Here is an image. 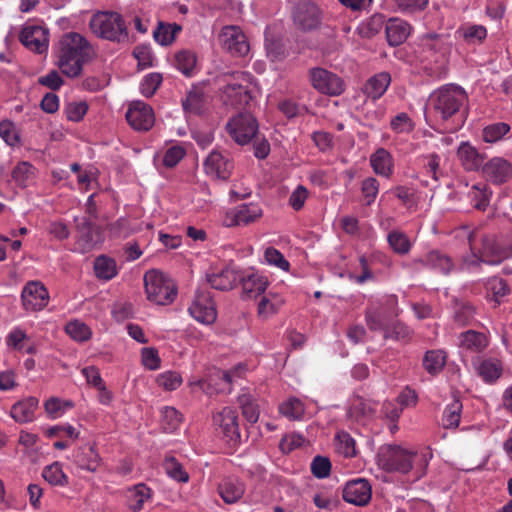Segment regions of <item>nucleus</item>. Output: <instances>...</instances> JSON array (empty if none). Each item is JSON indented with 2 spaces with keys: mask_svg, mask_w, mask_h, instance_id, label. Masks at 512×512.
I'll return each instance as SVG.
<instances>
[{
  "mask_svg": "<svg viewBox=\"0 0 512 512\" xmlns=\"http://www.w3.org/2000/svg\"><path fill=\"white\" fill-rule=\"evenodd\" d=\"M94 51L90 42L77 32L62 35L57 45V65L61 72L76 78L82 73L83 66L93 57Z\"/></svg>",
  "mask_w": 512,
  "mask_h": 512,
  "instance_id": "1",
  "label": "nucleus"
},
{
  "mask_svg": "<svg viewBox=\"0 0 512 512\" xmlns=\"http://www.w3.org/2000/svg\"><path fill=\"white\" fill-rule=\"evenodd\" d=\"M468 243L471 254L464 257L462 263L463 268L468 270L476 268L481 263L497 265L512 257V244L506 247L499 246L493 236L479 230L469 232Z\"/></svg>",
  "mask_w": 512,
  "mask_h": 512,
  "instance_id": "2",
  "label": "nucleus"
},
{
  "mask_svg": "<svg viewBox=\"0 0 512 512\" xmlns=\"http://www.w3.org/2000/svg\"><path fill=\"white\" fill-rule=\"evenodd\" d=\"M90 31L98 38L117 44L129 42V31L123 16L115 11H97L89 21Z\"/></svg>",
  "mask_w": 512,
  "mask_h": 512,
  "instance_id": "3",
  "label": "nucleus"
},
{
  "mask_svg": "<svg viewBox=\"0 0 512 512\" xmlns=\"http://www.w3.org/2000/svg\"><path fill=\"white\" fill-rule=\"evenodd\" d=\"M466 101L467 94L462 87L448 84L430 94L426 107L436 117L447 121L459 111Z\"/></svg>",
  "mask_w": 512,
  "mask_h": 512,
  "instance_id": "4",
  "label": "nucleus"
},
{
  "mask_svg": "<svg viewBox=\"0 0 512 512\" xmlns=\"http://www.w3.org/2000/svg\"><path fill=\"white\" fill-rule=\"evenodd\" d=\"M377 463L385 471L406 474L416 464L422 468L426 467L428 459L425 454L413 453L399 446L385 445L378 451Z\"/></svg>",
  "mask_w": 512,
  "mask_h": 512,
  "instance_id": "5",
  "label": "nucleus"
},
{
  "mask_svg": "<svg viewBox=\"0 0 512 512\" xmlns=\"http://www.w3.org/2000/svg\"><path fill=\"white\" fill-rule=\"evenodd\" d=\"M144 286L148 300L157 305H169L177 296L175 283L167 275L157 270L145 273Z\"/></svg>",
  "mask_w": 512,
  "mask_h": 512,
  "instance_id": "6",
  "label": "nucleus"
},
{
  "mask_svg": "<svg viewBox=\"0 0 512 512\" xmlns=\"http://www.w3.org/2000/svg\"><path fill=\"white\" fill-rule=\"evenodd\" d=\"M250 45L247 37L240 27L226 26V62L229 60L234 65H243L247 62Z\"/></svg>",
  "mask_w": 512,
  "mask_h": 512,
  "instance_id": "7",
  "label": "nucleus"
},
{
  "mask_svg": "<svg viewBox=\"0 0 512 512\" xmlns=\"http://www.w3.org/2000/svg\"><path fill=\"white\" fill-rule=\"evenodd\" d=\"M232 277L231 287L239 283L242 287V298L253 299L261 296L268 287L266 277L258 273L243 274L234 270L226 269V278Z\"/></svg>",
  "mask_w": 512,
  "mask_h": 512,
  "instance_id": "8",
  "label": "nucleus"
},
{
  "mask_svg": "<svg viewBox=\"0 0 512 512\" xmlns=\"http://www.w3.org/2000/svg\"><path fill=\"white\" fill-rule=\"evenodd\" d=\"M228 128L231 137L237 144L246 145L256 137L258 123L251 113L245 111L233 117L228 123Z\"/></svg>",
  "mask_w": 512,
  "mask_h": 512,
  "instance_id": "9",
  "label": "nucleus"
},
{
  "mask_svg": "<svg viewBox=\"0 0 512 512\" xmlns=\"http://www.w3.org/2000/svg\"><path fill=\"white\" fill-rule=\"evenodd\" d=\"M250 75L243 72L226 73V98L231 105H248L251 100L249 91Z\"/></svg>",
  "mask_w": 512,
  "mask_h": 512,
  "instance_id": "10",
  "label": "nucleus"
},
{
  "mask_svg": "<svg viewBox=\"0 0 512 512\" xmlns=\"http://www.w3.org/2000/svg\"><path fill=\"white\" fill-rule=\"evenodd\" d=\"M309 79L313 88L323 94L337 96L344 91L343 80L326 69L319 67L310 69Z\"/></svg>",
  "mask_w": 512,
  "mask_h": 512,
  "instance_id": "11",
  "label": "nucleus"
},
{
  "mask_svg": "<svg viewBox=\"0 0 512 512\" xmlns=\"http://www.w3.org/2000/svg\"><path fill=\"white\" fill-rule=\"evenodd\" d=\"M49 292L40 281L27 282L21 292L22 306L26 311L43 310L49 303Z\"/></svg>",
  "mask_w": 512,
  "mask_h": 512,
  "instance_id": "12",
  "label": "nucleus"
},
{
  "mask_svg": "<svg viewBox=\"0 0 512 512\" xmlns=\"http://www.w3.org/2000/svg\"><path fill=\"white\" fill-rule=\"evenodd\" d=\"M126 119L132 128L139 131L149 130L155 121L152 108L142 101H134L130 104Z\"/></svg>",
  "mask_w": 512,
  "mask_h": 512,
  "instance_id": "13",
  "label": "nucleus"
},
{
  "mask_svg": "<svg viewBox=\"0 0 512 512\" xmlns=\"http://www.w3.org/2000/svg\"><path fill=\"white\" fill-rule=\"evenodd\" d=\"M48 30L39 25H26L19 34L20 42L29 50L42 54L48 50Z\"/></svg>",
  "mask_w": 512,
  "mask_h": 512,
  "instance_id": "14",
  "label": "nucleus"
},
{
  "mask_svg": "<svg viewBox=\"0 0 512 512\" xmlns=\"http://www.w3.org/2000/svg\"><path fill=\"white\" fill-rule=\"evenodd\" d=\"M103 241L100 228L90 221L84 220L77 225L76 245L80 252L86 253L93 250Z\"/></svg>",
  "mask_w": 512,
  "mask_h": 512,
  "instance_id": "15",
  "label": "nucleus"
},
{
  "mask_svg": "<svg viewBox=\"0 0 512 512\" xmlns=\"http://www.w3.org/2000/svg\"><path fill=\"white\" fill-rule=\"evenodd\" d=\"M188 312L199 323L210 325L217 317L214 303L206 294H198L188 308Z\"/></svg>",
  "mask_w": 512,
  "mask_h": 512,
  "instance_id": "16",
  "label": "nucleus"
},
{
  "mask_svg": "<svg viewBox=\"0 0 512 512\" xmlns=\"http://www.w3.org/2000/svg\"><path fill=\"white\" fill-rule=\"evenodd\" d=\"M482 171L487 180L500 185L511 178L512 164L502 157H494L483 165Z\"/></svg>",
  "mask_w": 512,
  "mask_h": 512,
  "instance_id": "17",
  "label": "nucleus"
},
{
  "mask_svg": "<svg viewBox=\"0 0 512 512\" xmlns=\"http://www.w3.org/2000/svg\"><path fill=\"white\" fill-rule=\"evenodd\" d=\"M371 498V487L367 480L357 479L346 484L343 499L351 504L365 505Z\"/></svg>",
  "mask_w": 512,
  "mask_h": 512,
  "instance_id": "18",
  "label": "nucleus"
},
{
  "mask_svg": "<svg viewBox=\"0 0 512 512\" xmlns=\"http://www.w3.org/2000/svg\"><path fill=\"white\" fill-rule=\"evenodd\" d=\"M73 462L78 468L95 472L101 463V457L93 445H83L72 454Z\"/></svg>",
  "mask_w": 512,
  "mask_h": 512,
  "instance_id": "19",
  "label": "nucleus"
},
{
  "mask_svg": "<svg viewBox=\"0 0 512 512\" xmlns=\"http://www.w3.org/2000/svg\"><path fill=\"white\" fill-rule=\"evenodd\" d=\"M262 215V210L257 204H245L231 211L228 215V226H241L254 222Z\"/></svg>",
  "mask_w": 512,
  "mask_h": 512,
  "instance_id": "20",
  "label": "nucleus"
},
{
  "mask_svg": "<svg viewBox=\"0 0 512 512\" xmlns=\"http://www.w3.org/2000/svg\"><path fill=\"white\" fill-rule=\"evenodd\" d=\"M39 400L36 397H27L15 403L11 408V417L18 423L33 421Z\"/></svg>",
  "mask_w": 512,
  "mask_h": 512,
  "instance_id": "21",
  "label": "nucleus"
},
{
  "mask_svg": "<svg viewBox=\"0 0 512 512\" xmlns=\"http://www.w3.org/2000/svg\"><path fill=\"white\" fill-rule=\"evenodd\" d=\"M411 31L410 25L401 19H390L385 25L387 41L391 46L402 44Z\"/></svg>",
  "mask_w": 512,
  "mask_h": 512,
  "instance_id": "22",
  "label": "nucleus"
},
{
  "mask_svg": "<svg viewBox=\"0 0 512 512\" xmlns=\"http://www.w3.org/2000/svg\"><path fill=\"white\" fill-rule=\"evenodd\" d=\"M457 155L462 166L467 171L478 170L483 163L484 157L478 150L468 142H462L457 150Z\"/></svg>",
  "mask_w": 512,
  "mask_h": 512,
  "instance_id": "23",
  "label": "nucleus"
},
{
  "mask_svg": "<svg viewBox=\"0 0 512 512\" xmlns=\"http://www.w3.org/2000/svg\"><path fill=\"white\" fill-rule=\"evenodd\" d=\"M370 164L373 171L379 176L389 178L393 174V157L384 148H379L370 156Z\"/></svg>",
  "mask_w": 512,
  "mask_h": 512,
  "instance_id": "24",
  "label": "nucleus"
},
{
  "mask_svg": "<svg viewBox=\"0 0 512 512\" xmlns=\"http://www.w3.org/2000/svg\"><path fill=\"white\" fill-rule=\"evenodd\" d=\"M294 20L303 29H312L319 22V9L314 4H301L294 12Z\"/></svg>",
  "mask_w": 512,
  "mask_h": 512,
  "instance_id": "25",
  "label": "nucleus"
},
{
  "mask_svg": "<svg viewBox=\"0 0 512 512\" xmlns=\"http://www.w3.org/2000/svg\"><path fill=\"white\" fill-rule=\"evenodd\" d=\"M459 347L472 352H481L488 346V338L484 333L468 330L459 335Z\"/></svg>",
  "mask_w": 512,
  "mask_h": 512,
  "instance_id": "26",
  "label": "nucleus"
},
{
  "mask_svg": "<svg viewBox=\"0 0 512 512\" xmlns=\"http://www.w3.org/2000/svg\"><path fill=\"white\" fill-rule=\"evenodd\" d=\"M257 305V312L260 318L268 319L278 312L283 305V299L276 293L262 294Z\"/></svg>",
  "mask_w": 512,
  "mask_h": 512,
  "instance_id": "27",
  "label": "nucleus"
},
{
  "mask_svg": "<svg viewBox=\"0 0 512 512\" xmlns=\"http://www.w3.org/2000/svg\"><path fill=\"white\" fill-rule=\"evenodd\" d=\"M196 63V54L191 50L183 49L174 54V67L186 77H191L195 74Z\"/></svg>",
  "mask_w": 512,
  "mask_h": 512,
  "instance_id": "28",
  "label": "nucleus"
},
{
  "mask_svg": "<svg viewBox=\"0 0 512 512\" xmlns=\"http://www.w3.org/2000/svg\"><path fill=\"white\" fill-rule=\"evenodd\" d=\"M420 262L425 266L443 274L450 273L455 267L452 259L448 255L439 251L429 252L424 259L420 260Z\"/></svg>",
  "mask_w": 512,
  "mask_h": 512,
  "instance_id": "29",
  "label": "nucleus"
},
{
  "mask_svg": "<svg viewBox=\"0 0 512 512\" xmlns=\"http://www.w3.org/2000/svg\"><path fill=\"white\" fill-rule=\"evenodd\" d=\"M456 36L467 44H479L486 39L487 29L479 24H464L457 29Z\"/></svg>",
  "mask_w": 512,
  "mask_h": 512,
  "instance_id": "30",
  "label": "nucleus"
},
{
  "mask_svg": "<svg viewBox=\"0 0 512 512\" xmlns=\"http://www.w3.org/2000/svg\"><path fill=\"white\" fill-rule=\"evenodd\" d=\"M390 82V74L386 72L378 73L367 81L364 88L365 93L367 94L368 97L372 98L373 100H376L385 93V91L390 85Z\"/></svg>",
  "mask_w": 512,
  "mask_h": 512,
  "instance_id": "31",
  "label": "nucleus"
},
{
  "mask_svg": "<svg viewBox=\"0 0 512 512\" xmlns=\"http://www.w3.org/2000/svg\"><path fill=\"white\" fill-rule=\"evenodd\" d=\"M94 272L98 279L111 280L118 274L116 261L106 255H100L94 261Z\"/></svg>",
  "mask_w": 512,
  "mask_h": 512,
  "instance_id": "32",
  "label": "nucleus"
},
{
  "mask_svg": "<svg viewBox=\"0 0 512 512\" xmlns=\"http://www.w3.org/2000/svg\"><path fill=\"white\" fill-rule=\"evenodd\" d=\"M181 29V26L176 23L171 24L160 22L153 32V36L157 43L162 46H167L175 40L176 35L181 31Z\"/></svg>",
  "mask_w": 512,
  "mask_h": 512,
  "instance_id": "33",
  "label": "nucleus"
},
{
  "mask_svg": "<svg viewBox=\"0 0 512 512\" xmlns=\"http://www.w3.org/2000/svg\"><path fill=\"white\" fill-rule=\"evenodd\" d=\"M468 195L474 208L485 210L489 204L492 192L487 184L478 183L471 187Z\"/></svg>",
  "mask_w": 512,
  "mask_h": 512,
  "instance_id": "34",
  "label": "nucleus"
},
{
  "mask_svg": "<svg viewBox=\"0 0 512 512\" xmlns=\"http://www.w3.org/2000/svg\"><path fill=\"white\" fill-rule=\"evenodd\" d=\"M42 477L45 479V481L53 486L64 487L69 484L68 477L63 472L62 464L59 462H54L44 467L42 471Z\"/></svg>",
  "mask_w": 512,
  "mask_h": 512,
  "instance_id": "35",
  "label": "nucleus"
},
{
  "mask_svg": "<svg viewBox=\"0 0 512 512\" xmlns=\"http://www.w3.org/2000/svg\"><path fill=\"white\" fill-rule=\"evenodd\" d=\"M374 405L370 400L361 397H355L348 410V415L351 419L361 421L364 418L371 416L374 413Z\"/></svg>",
  "mask_w": 512,
  "mask_h": 512,
  "instance_id": "36",
  "label": "nucleus"
},
{
  "mask_svg": "<svg viewBox=\"0 0 512 512\" xmlns=\"http://www.w3.org/2000/svg\"><path fill=\"white\" fill-rule=\"evenodd\" d=\"M224 166V157L218 150H213L204 161L205 173L213 179L222 180V167Z\"/></svg>",
  "mask_w": 512,
  "mask_h": 512,
  "instance_id": "37",
  "label": "nucleus"
},
{
  "mask_svg": "<svg viewBox=\"0 0 512 512\" xmlns=\"http://www.w3.org/2000/svg\"><path fill=\"white\" fill-rule=\"evenodd\" d=\"M35 175V168L29 162H20L12 170L11 177L15 183L24 188L30 185Z\"/></svg>",
  "mask_w": 512,
  "mask_h": 512,
  "instance_id": "38",
  "label": "nucleus"
},
{
  "mask_svg": "<svg viewBox=\"0 0 512 512\" xmlns=\"http://www.w3.org/2000/svg\"><path fill=\"white\" fill-rule=\"evenodd\" d=\"M476 370L484 381L493 382L500 377L502 366L498 360L486 359L476 366Z\"/></svg>",
  "mask_w": 512,
  "mask_h": 512,
  "instance_id": "39",
  "label": "nucleus"
},
{
  "mask_svg": "<svg viewBox=\"0 0 512 512\" xmlns=\"http://www.w3.org/2000/svg\"><path fill=\"white\" fill-rule=\"evenodd\" d=\"M163 469L165 470L166 474L178 481L186 483L189 480L188 473L184 470L181 463L172 455H167L163 461Z\"/></svg>",
  "mask_w": 512,
  "mask_h": 512,
  "instance_id": "40",
  "label": "nucleus"
},
{
  "mask_svg": "<svg viewBox=\"0 0 512 512\" xmlns=\"http://www.w3.org/2000/svg\"><path fill=\"white\" fill-rule=\"evenodd\" d=\"M422 45L425 49L441 55H445L450 48L448 37L443 34L426 35L422 39Z\"/></svg>",
  "mask_w": 512,
  "mask_h": 512,
  "instance_id": "41",
  "label": "nucleus"
},
{
  "mask_svg": "<svg viewBox=\"0 0 512 512\" xmlns=\"http://www.w3.org/2000/svg\"><path fill=\"white\" fill-rule=\"evenodd\" d=\"M151 498V489L145 484H137L130 491L129 507L134 512H138L143 508L145 501Z\"/></svg>",
  "mask_w": 512,
  "mask_h": 512,
  "instance_id": "42",
  "label": "nucleus"
},
{
  "mask_svg": "<svg viewBox=\"0 0 512 512\" xmlns=\"http://www.w3.org/2000/svg\"><path fill=\"white\" fill-rule=\"evenodd\" d=\"M510 130V125L505 122L492 123L483 128L482 138L487 143H496L503 139Z\"/></svg>",
  "mask_w": 512,
  "mask_h": 512,
  "instance_id": "43",
  "label": "nucleus"
},
{
  "mask_svg": "<svg viewBox=\"0 0 512 512\" xmlns=\"http://www.w3.org/2000/svg\"><path fill=\"white\" fill-rule=\"evenodd\" d=\"M387 320L386 312L383 307H371L366 312V323L372 331L385 332V322Z\"/></svg>",
  "mask_w": 512,
  "mask_h": 512,
  "instance_id": "44",
  "label": "nucleus"
},
{
  "mask_svg": "<svg viewBox=\"0 0 512 512\" xmlns=\"http://www.w3.org/2000/svg\"><path fill=\"white\" fill-rule=\"evenodd\" d=\"M446 362V355L441 350H432L426 352L423 365L430 374H436L442 370Z\"/></svg>",
  "mask_w": 512,
  "mask_h": 512,
  "instance_id": "45",
  "label": "nucleus"
},
{
  "mask_svg": "<svg viewBox=\"0 0 512 512\" xmlns=\"http://www.w3.org/2000/svg\"><path fill=\"white\" fill-rule=\"evenodd\" d=\"M462 404L458 399H454L444 410L442 423L445 428H456L460 422Z\"/></svg>",
  "mask_w": 512,
  "mask_h": 512,
  "instance_id": "46",
  "label": "nucleus"
},
{
  "mask_svg": "<svg viewBox=\"0 0 512 512\" xmlns=\"http://www.w3.org/2000/svg\"><path fill=\"white\" fill-rule=\"evenodd\" d=\"M74 404L69 400H61L57 397H51L44 403L47 414L52 419L61 417L66 410L73 408Z\"/></svg>",
  "mask_w": 512,
  "mask_h": 512,
  "instance_id": "47",
  "label": "nucleus"
},
{
  "mask_svg": "<svg viewBox=\"0 0 512 512\" xmlns=\"http://www.w3.org/2000/svg\"><path fill=\"white\" fill-rule=\"evenodd\" d=\"M66 333L77 342H84L90 339L91 329L79 320L70 321L65 326Z\"/></svg>",
  "mask_w": 512,
  "mask_h": 512,
  "instance_id": "48",
  "label": "nucleus"
},
{
  "mask_svg": "<svg viewBox=\"0 0 512 512\" xmlns=\"http://www.w3.org/2000/svg\"><path fill=\"white\" fill-rule=\"evenodd\" d=\"M224 373L218 372L215 376L209 375L206 379L198 382L202 391L208 396L219 394L223 389Z\"/></svg>",
  "mask_w": 512,
  "mask_h": 512,
  "instance_id": "49",
  "label": "nucleus"
},
{
  "mask_svg": "<svg viewBox=\"0 0 512 512\" xmlns=\"http://www.w3.org/2000/svg\"><path fill=\"white\" fill-rule=\"evenodd\" d=\"M387 240L394 252L404 255L411 249V243L406 234L400 231H392L388 234Z\"/></svg>",
  "mask_w": 512,
  "mask_h": 512,
  "instance_id": "50",
  "label": "nucleus"
},
{
  "mask_svg": "<svg viewBox=\"0 0 512 512\" xmlns=\"http://www.w3.org/2000/svg\"><path fill=\"white\" fill-rule=\"evenodd\" d=\"M161 414L163 429L166 432H174L182 422L181 414L174 407H164Z\"/></svg>",
  "mask_w": 512,
  "mask_h": 512,
  "instance_id": "51",
  "label": "nucleus"
},
{
  "mask_svg": "<svg viewBox=\"0 0 512 512\" xmlns=\"http://www.w3.org/2000/svg\"><path fill=\"white\" fill-rule=\"evenodd\" d=\"M390 128L396 134H409L414 129V123L407 113L401 112L391 119Z\"/></svg>",
  "mask_w": 512,
  "mask_h": 512,
  "instance_id": "52",
  "label": "nucleus"
},
{
  "mask_svg": "<svg viewBox=\"0 0 512 512\" xmlns=\"http://www.w3.org/2000/svg\"><path fill=\"white\" fill-rule=\"evenodd\" d=\"M279 410L281 414L290 419H299L303 416L305 408L299 399L292 397L283 402Z\"/></svg>",
  "mask_w": 512,
  "mask_h": 512,
  "instance_id": "53",
  "label": "nucleus"
},
{
  "mask_svg": "<svg viewBox=\"0 0 512 512\" xmlns=\"http://www.w3.org/2000/svg\"><path fill=\"white\" fill-rule=\"evenodd\" d=\"M162 80V76L159 73L152 72L147 74L140 83L141 94L147 98L152 97L162 83Z\"/></svg>",
  "mask_w": 512,
  "mask_h": 512,
  "instance_id": "54",
  "label": "nucleus"
},
{
  "mask_svg": "<svg viewBox=\"0 0 512 512\" xmlns=\"http://www.w3.org/2000/svg\"><path fill=\"white\" fill-rule=\"evenodd\" d=\"M158 386L167 391H173L182 384V377L175 371H165L156 378Z\"/></svg>",
  "mask_w": 512,
  "mask_h": 512,
  "instance_id": "55",
  "label": "nucleus"
},
{
  "mask_svg": "<svg viewBox=\"0 0 512 512\" xmlns=\"http://www.w3.org/2000/svg\"><path fill=\"white\" fill-rule=\"evenodd\" d=\"M336 449L345 457H353L356 454L355 441L346 432L338 433L335 437Z\"/></svg>",
  "mask_w": 512,
  "mask_h": 512,
  "instance_id": "56",
  "label": "nucleus"
},
{
  "mask_svg": "<svg viewBox=\"0 0 512 512\" xmlns=\"http://www.w3.org/2000/svg\"><path fill=\"white\" fill-rule=\"evenodd\" d=\"M489 296L495 304H500L502 298L508 294L507 283L501 278H493L488 284Z\"/></svg>",
  "mask_w": 512,
  "mask_h": 512,
  "instance_id": "57",
  "label": "nucleus"
},
{
  "mask_svg": "<svg viewBox=\"0 0 512 512\" xmlns=\"http://www.w3.org/2000/svg\"><path fill=\"white\" fill-rule=\"evenodd\" d=\"M429 0H395L397 11L409 15L424 10Z\"/></svg>",
  "mask_w": 512,
  "mask_h": 512,
  "instance_id": "58",
  "label": "nucleus"
},
{
  "mask_svg": "<svg viewBox=\"0 0 512 512\" xmlns=\"http://www.w3.org/2000/svg\"><path fill=\"white\" fill-rule=\"evenodd\" d=\"M264 259L267 264L283 271H288L289 269V262L284 258L283 254L274 247H268L265 250Z\"/></svg>",
  "mask_w": 512,
  "mask_h": 512,
  "instance_id": "59",
  "label": "nucleus"
},
{
  "mask_svg": "<svg viewBox=\"0 0 512 512\" xmlns=\"http://www.w3.org/2000/svg\"><path fill=\"white\" fill-rule=\"evenodd\" d=\"M238 402L242 408L244 417L250 422L255 423L259 417V411L252 402L250 395L243 394L238 397Z\"/></svg>",
  "mask_w": 512,
  "mask_h": 512,
  "instance_id": "60",
  "label": "nucleus"
},
{
  "mask_svg": "<svg viewBox=\"0 0 512 512\" xmlns=\"http://www.w3.org/2000/svg\"><path fill=\"white\" fill-rule=\"evenodd\" d=\"M330 471L331 463L327 457L316 456L311 462V472L315 477L319 479L328 477Z\"/></svg>",
  "mask_w": 512,
  "mask_h": 512,
  "instance_id": "61",
  "label": "nucleus"
},
{
  "mask_svg": "<svg viewBox=\"0 0 512 512\" xmlns=\"http://www.w3.org/2000/svg\"><path fill=\"white\" fill-rule=\"evenodd\" d=\"M384 25V19L381 15H374L360 26V33L364 37H372L380 32Z\"/></svg>",
  "mask_w": 512,
  "mask_h": 512,
  "instance_id": "62",
  "label": "nucleus"
},
{
  "mask_svg": "<svg viewBox=\"0 0 512 512\" xmlns=\"http://www.w3.org/2000/svg\"><path fill=\"white\" fill-rule=\"evenodd\" d=\"M133 56L137 59L139 67L148 68L153 66L154 56L149 46H136L133 50Z\"/></svg>",
  "mask_w": 512,
  "mask_h": 512,
  "instance_id": "63",
  "label": "nucleus"
},
{
  "mask_svg": "<svg viewBox=\"0 0 512 512\" xmlns=\"http://www.w3.org/2000/svg\"><path fill=\"white\" fill-rule=\"evenodd\" d=\"M186 152L181 146L168 148L163 157V165L167 168L175 167L185 156Z\"/></svg>",
  "mask_w": 512,
  "mask_h": 512,
  "instance_id": "64",
  "label": "nucleus"
}]
</instances>
